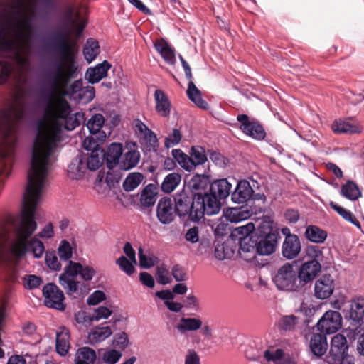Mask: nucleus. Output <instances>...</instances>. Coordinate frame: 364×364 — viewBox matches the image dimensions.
Wrapping results in <instances>:
<instances>
[{
  "label": "nucleus",
  "instance_id": "1",
  "mask_svg": "<svg viewBox=\"0 0 364 364\" xmlns=\"http://www.w3.org/2000/svg\"><path fill=\"white\" fill-rule=\"evenodd\" d=\"M62 140L61 129L54 123H42L38 127L32 149L28 184L23 195L21 223L16 228L11 246L12 253L21 257L31 252L35 258H41L45 246L37 238H28L37 229L36 209L41 202L43 188L51 165V156Z\"/></svg>",
  "mask_w": 364,
  "mask_h": 364
},
{
  "label": "nucleus",
  "instance_id": "2",
  "mask_svg": "<svg viewBox=\"0 0 364 364\" xmlns=\"http://www.w3.org/2000/svg\"><path fill=\"white\" fill-rule=\"evenodd\" d=\"M70 32L56 33L52 40V48L59 57L53 62L44 73L43 97L46 102V111L71 131L85 122L83 112L71 114L69 103L63 98L55 97L56 93L63 92L77 72V43L69 41Z\"/></svg>",
  "mask_w": 364,
  "mask_h": 364
},
{
  "label": "nucleus",
  "instance_id": "3",
  "mask_svg": "<svg viewBox=\"0 0 364 364\" xmlns=\"http://www.w3.org/2000/svg\"><path fill=\"white\" fill-rule=\"evenodd\" d=\"M37 0H11L8 6L11 17L7 23L13 27L14 39L4 40V33H0V51L16 52L19 50V43L23 42L26 34L32 28Z\"/></svg>",
  "mask_w": 364,
  "mask_h": 364
},
{
  "label": "nucleus",
  "instance_id": "4",
  "mask_svg": "<svg viewBox=\"0 0 364 364\" xmlns=\"http://www.w3.org/2000/svg\"><path fill=\"white\" fill-rule=\"evenodd\" d=\"M95 273V270L92 267L69 261L65 267L63 272L59 276V284L66 294L72 296L74 294H79L80 290L85 287L84 284L77 281V276L80 275L84 281L89 282L92 279Z\"/></svg>",
  "mask_w": 364,
  "mask_h": 364
},
{
  "label": "nucleus",
  "instance_id": "5",
  "mask_svg": "<svg viewBox=\"0 0 364 364\" xmlns=\"http://www.w3.org/2000/svg\"><path fill=\"white\" fill-rule=\"evenodd\" d=\"M306 255L309 259L303 262L296 272L302 288L314 280L321 271L319 261L323 257L321 250L318 246H309Z\"/></svg>",
  "mask_w": 364,
  "mask_h": 364
},
{
  "label": "nucleus",
  "instance_id": "6",
  "mask_svg": "<svg viewBox=\"0 0 364 364\" xmlns=\"http://www.w3.org/2000/svg\"><path fill=\"white\" fill-rule=\"evenodd\" d=\"M272 280L279 291L297 292L302 289L294 265L288 262L272 274Z\"/></svg>",
  "mask_w": 364,
  "mask_h": 364
},
{
  "label": "nucleus",
  "instance_id": "7",
  "mask_svg": "<svg viewBox=\"0 0 364 364\" xmlns=\"http://www.w3.org/2000/svg\"><path fill=\"white\" fill-rule=\"evenodd\" d=\"M277 244V237L274 233L266 235L256 245H250L245 247L244 243H241V251L240 252L242 259L248 262H253L256 258V255H269L275 251Z\"/></svg>",
  "mask_w": 364,
  "mask_h": 364
},
{
  "label": "nucleus",
  "instance_id": "8",
  "mask_svg": "<svg viewBox=\"0 0 364 364\" xmlns=\"http://www.w3.org/2000/svg\"><path fill=\"white\" fill-rule=\"evenodd\" d=\"M196 208V198L190 196L184 190L175 195L174 208L179 218L188 217V220L197 222L193 218Z\"/></svg>",
  "mask_w": 364,
  "mask_h": 364
},
{
  "label": "nucleus",
  "instance_id": "9",
  "mask_svg": "<svg viewBox=\"0 0 364 364\" xmlns=\"http://www.w3.org/2000/svg\"><path fill=\"white\" fill-rule=\"evenodd\" d=\"M196 210L194 219L199 221L204 215H213L218 214L221 208L220 200L215 195L208 193L196 198Z\"/></svg>",
  "mask_w": 364,
  "mask_h": 364
},
{
  "label": "nucleus",
  "instance_id": "10",
  "mask_svg": "<svg viewBox=\"0 0 364 364\" xmlns=\"http://www.w3.org/2000/svg\"><path fill=\"white\" fill-rule=\"evenodd\" d=\"M45 305L51 309L64 311L66 305L64 303L65 296L63 291L54 283H48L43 288Z\"/></svg>",
  "mask_w": 364,
  "mask_h": 364
},
{
  "label": "nucleus",
  "instance_id": "11",
  "mask_svg": "<svg viewBox=\"0 0 364 364\" xmlns=\"http://www.w3.org/2000/svg\"><path fill=\"white\" fill-rule=\"evenodd\" d=\"M342 326V316L338 311H326L316 323L318 331L327 335L336 333Z\"/></svg>",
  "mask_w": 364,
  "mask_h": 364
},
{
  "label": "nucleus",
  "instance_id": "12",
  "mask_svg": "<svg viewBox=\"0 0 364 364\" xmlns=\"http://www.w3.org/2000/svg\"><path fill=\"white\" fill-rule=\"evenodd\" d=\"M348 344L346 338L342 334L335 335L331 341V348L328 355L326 356V362L328 364H336L341 358L348 355Z\"/></svg>",
  "mask_w": 364,
  "mask_h": 364
},
{
  "label": "nucleus",
  "instance_id": "13",
  "mask_svg": "<svg viewBox=\"0 0 364 364\" xmlns=\"http://www.w3.org/2000/svg\"><path fill=\"white\" fill-rule=\"evenodd\" d=\"M237 120L240 123V129L247 136L259 141L265 138V130L258 121H250L248 116L245 114H239Z\"/></svg>",
  "mask_w": 364,
  "mask_h": 364
},
{
  "label": "nucleus",
  "instance_id": "14",
  "mask_svg": "<svg viewBox=\"0 0 364 364\" xmlns=\"http://www.w3.org/2000/svg\"><path fill=\"white\" fill-rule=\"evenodd\" d=\"M336 281L330 274H324L318 278L314 283V295L317 299H328L333 294Z\"/></svg>",
  "mask_w": 364,
  "mask_h": 364
},
{
  "label": "nucleus",
  "instance_id": "15",
  "mask_svg": "<svg viewBox=\"0 0 364 364\" xmlns=\"http://www.w3.org/2000/svg\"><path fill=\"white\" fill-rule=\"evenodd\" d=\"M156 218L163 225H169L176 218V212L170 198H160L156 205Z\"/></svg>",
  "mask_w": 364,
  "mask_h": 364
},
{
  "label": "nucleus",
  "instance_id": "16",
  "mask_svg": "<svg viewBox=\"0 0 364 364\" xmlns=\"http://www.w3.org/2000/svg\"><path fill=\"white\" fill-rule=\"evenodd\" d=\"M65 18L76 29V36L80 37L87 26V21L81 18L80 11L73 6H68L65 9Z\"/></svg>",
  "mask_w": 364,
  "mask_h": 364
},
{
  "label": "nucleus",
  "instance_id": "17",
  "mask_svg": "<svg viewBox=\"0 0 364 364\" xmlns=\"http://www.w3.org/2000/svg\"><path fill=\"white\" fill-rule=\"evenodd\" d=\"M253 193L254 191L250 182L247 180H241L232 193L231 199L235 203L243 204L252 198Z\"/></svg>",
  "mask_w": 364,
  "mask_h": 364
},
{
  "label": "nucleus",
  "instance_id": "18",
  "mask_svg": "<svg viewBox=\"0 0 364 364\" xmlns=\"http://www.w3.org/2000/svg\"><path fill=\"white\" fill-rule=\"evenodd\" d=\"M208 176L204 174L195 175L188 182V186L196 198L208 194L207 189L210 188Z\"/></svg>",
  "mask_w": 364,
  "mask_h": 364
},
{
  "label": "nucleus",
  "instance_id": "19",
  "mask_svg": "<svg viewBox=\"0 0 364 364\" xmlns=\"http://www.w3.org/2000/svg\"><path fill=\"white\" fill-rule=\"evenodd\" d=\"M309 346L314 355L321 358L326 353L328 348L326 335L321 332L312 333Z\"/></svg>",
  "mask_w": 364,
  "mask_h": 364
},
{
  "label": "nucleus",
  "instance_id": "20",
  "mask_svg": "<svg viewBox=\"0 0 364 364\" xmlns=\"http://www.w3.org/2000/svg\"><path fill=\"white\" fill-rule=\"evenodd\" d=\"M301 245L297 235H291L285 237L282 244V253L284 257L288 259L296 258L300 253Z\"/></svg>",
  "mask_w": 364,
  "mask_h": 364
},
{
  "label": "nucleus",
  "instance_id": "21",
  "mask_svg": "<svg viewBox=\"0 0 364 364\" xmlns=\"http://www.w3.org/2000/svg\"><path fill=\"white\" fill-rule=\"evenodd\" d=\"M123 152V146L121 143L114 142L108 146L107 151L103 154V156L109 169H113L118 166Z\"/></svg>",
  "mask_w": 364,
  "mask_h": 364
},
{
  "label": "nucleus",
  "instance_id": "22",
  "mask_svg": "<svg viewBox=\"0 0 364 364\" xmlns=\"http://www.w3.org/2000/svg\"><path fill=\"white\" fill-rule=\"evenodd\" d=\"M110 68L111 64L107 60H104L102 63H98L94 67L89 68L85 74L88 82L90 84L99 82L107 76V72Z\"/></svg>",
  "mask_w": 364,
  "mask_h": 364
},
{
  "label": "nucleus",
  "instance_id": "23",
  "mask_svg": "<svg viewBox=\"0 0 364 364\" xmlns=\"http://www.w3.org/2000/svg\"><path fill=\"white\" fill-rule=\"evenodd\" d=\"M154 96L156 102L155 109L157 114L163 117H169L171 104L168 97L161 90H156Z\"/></svg>",
  "mask_w": 364,
  "mask_h": 364
},
{
  "label": "nucleus",
  "instance_id": "24",
  "mask_svg": "<svg viewBox=\"0 0 364 364\" xmlns=\"http://www.w3.org/2000/svg\"><path fill=\"white\" fill-rule=\"evenodd\" d=\"M70 331L65 326L59 328L56 332L55 349L56 352L61 356L68 354L70 349Z\"/></svg>",
  "mask_w": 364,
  "mask_h": 364
},
{
  "label": "nucleus",
  "instance_id": "25",
  "mask_svg": "<svg viewBox=\"0 0 364 364\" xmlns=\"http://www.w3.org/2000/svg\"><path fill=\"white\" fill-rule=\"evenodd\" d=\"M331 129L335 134H353L362 132V128L358 124L350 123L343 119H336L331 124Z\"/></svg>",
  "mask_w": 364,
  "mask_h": 364
},
{
  "label": "nucleus",
  "instance_id": "26",
  "mask_svg": "<svg viewBox=\"0 0 364 364\" xmlns=\"http://www.w3.org/2000/svg\"><path fill=\"white\" fill-rule=\"evenodd\" d=\"M232 185L226 178L215 180L209 188V193L215 195L218 199H225L230 193Z\"/></svg>",
  "mask_w": 364,
  "mask_h": 364
},
{
  "label": "nucleus",
  "instance_id": "27",
  "mask_svg": "<svg viewBox=\"0 0 364 364\" xmlns=\"http://www.w3.org/2000/svg\"><path fill=\"white\" fill-rule=\"evenodd\" d=\"M140 153L135 149L124 151L118 166L120 169L128 171L134 168L139 162Z\"/></svg>",
  "mask_w": 364,
  "mask_h": 364
},
{
  "label": "nucleus",
  "instance_id": "28",
  "mask_svg": "<svg viewBox=\"0 0 364 364\" xmlns=\"http://www.w3.org/2000/svg\"><path fill=\"white\" fill-rule=\"evenodd\" d=\"M252 213L247 206H240L227 209L225 216L230 223H239L250 218Z\"/></svg>",
  "mask_w": 364,
  "mask_h": 364
},
{
  "label": "nucleus",
  "instance_id": "29",
  "mask_svg": "<svg viewBox=\"0 0 364 364\" xmlns=\"http://www.w3.org/2000/svg\"><path fill=\"white\" fill-rule=\"evenodd\" d=\"M97 359V354L94 349L83 346L77 350L74 362L75 364H95Z\"/></svg>",
  "mask_w": 364,
  "mask_h": 364
},
{
  "label": "nucleus",
  "instance_id": "30",
  "mask_svg": "<svg viewBox=\"0 0 364 364\" xmlns=\"http://www.w3.org/2000/svg\"><path fill=\"white\" fill-rule=\"evenodd\" d=\"M364 317V298L357 297L351 300L349 318L355 323H360Z\"/></svg>",
  "mask_w": 364,
  "mask_h": 364
},
{
  "label": "nucleus",
  "instance_id": "31",
  "mask_svg": "<svg viewBox=\"0 0 364 364\" xmlns=\"http://www.w3.org/2000/svg\"><path fill=\"white\" fill-rule=\"evenodd\" d=\"M186 94L188 99L197 107L203 109L208 108V102L203 99L200 91L197 88L192 80L189 81L188 84Z\"/></svg>",
  "mask_w": 364,
  "mask_h": 364
},
{
  "label": "nucleus",
  "instance_id": "32",
  "mask_svg": "<svg viewBox=\"0 0 364 364\" xmlns=\"http://www.w3.org/2000/svg\"><path fill=\"white\" fill-rule=\"evenodd\" d=\"M154 46L167 63L170 65L175 64L174 50L166 41L164 40L159 41L154 44Z\"/></svg>",
  "mask_w": 364,
  "mask_h": 364
},
{
  "label": "nucleus",
  "instance_id": "33",
  "mask_svg": "<svg viewBox=\"0 0 364 364\" xmlns=\"http://www.w3.org/2000/svg\"><path fill=\"white\" fill-rule=\"evenodd\" d=\"M341 194L352 201L357 200L362 196V192L358 186L350 180L341 186Z\"/></svg>",
  "mask_w": 364,
  "mask_h": 364
},
{
  "label": "nucleus",
  "instance_id": "34",
  "mask_svg": "<svg viewBox=\"0 0 364 364\" xmlns=\"http://www.w3.org/2000/svg\"><path fill=\"white\" fill-rule=\"evenodd\" d=\"M157 197L156 188L152 185H147L142 191L140 196V203L144 208L153 206Z\"/></svg>",
  "mask_w": 364,
  "mask_h": 364
},
{
  "label": "nucleus",
  "instance_id": "35",
  "mask_svg": "<svg viewBox=\"0 0 364 364\" xmlns=\"http://www.w3.org/2000/svg\"><path fill=\"white\" fill-rule=\"evenodd\" d=\"M203 322L199 318H181L177 329L181 333L196 331L201 328Z\"/></svg>",
  "mask_w": 364,
  "mask_h": 364
},
{
  "label": "nucleus",
  "instance_id": "36",
  "mask_svg": "<svg viewBox=\"0 0 364 364\" xmlns=\"http://www.w3.org/2000/svg\"><path fill=\"white\" fill-rule=\"evenodd\" d=\"M306 238L314 243H323L327 238V232L316 225H309L305 231Z\"/></svg>",
  "mask_w": 364,
  "mask_h": 364
},
{
  "label": "nucleus",
  "instance_id": "37",
  "mask_svg": "<svg viewBox=\"0 0 364 364\" xmlns=\"http://www.w3.org/2000/svg\"><path fill=\"white\" fill-rule=\"evenodd\" d=\"M85 170V162L80 157L72 161L70 164L68 168V176L73 180H77L84 175Z\"/></svg>",
  "mask_w": 364,
  "mask_h": 364
},
{
  "label": "nucleus",
  "instance_id": "38",
  "mask_svg": "<svg viewBox=\"0 0 364 364\" xmlns=\"http://www.w3.org/2000/svg\"><path fill=\"white\" fill-rule=\"evenodd\" d=\"M112 333L109 326L95 327L88 333V340L91 344L97 343L105 341Z\"/></svg>",
  "mask_w": 364,
  "mask_h": 364
},
{
  "label": "nucleus",
  "instance_id": "39",
  "mask_svg": "<svg viewBox=\"0 0 364 364\" xmlns=\"http://www.w3.org/2000/svg\"><path fill=\"white\" fill-rule=\"evenodd\" d=\"M100 52L98 41L92 38H88L83 48V55L87 62L90 63L93 61Z\"/></svg>",
  "mask_w": 364,
  "mask_h": 364
},
{
  "label": "nucleus",
  "instance_id": "40",
  "mask_svg": "<svg viewBox=\"0 0 364 364\" xmlns=\"http://www.w3.org/2000/svg\"><path fill=\"white\" fill-rule=\"evenodd\" d=\"M172 156L178 163V164L186 171H193L196 168L194 163L191 159V156L187 155L181 149L172 150Z\"/></svg>",
  "mask_w": 364,
  "mask_h": 364
},
{
  "label": "nucleus",
  "instance_id": "41",
  "mask_svg": "<svg viewBox=\"0 0 364 364\" xmlns=\"http://www.w3.org/2000/svg\"><path fill=\"white\" fill-rule=\"evenodd\" d=\"M329 205L331 208L333 210H335L339 215H341L344 220H346L348 222H350L359 230H362L360 223L356 219V218L351 211L337 205L334 202H330Z\"/></svg>",
  "mask_w": 364,
  "mask_h": 364
},
{
  "label": "nucleus",
  "instance_id": "42",
  "mask_svg": "<svg viewBox=\"0 0 364 364\" xmlns=\"http://www.w3.org/2000/svg\"><path fill=\"white\" fill-rule=\"evenodd\" d=\"M181 176L177 173H168L164 179L161 188L165 193H171L178 186Z\"/></svg>",
  "mask_w": 364,
  "mask_h": 364
},
{
  "label": "nucleus",
  "instance_id": "43",
  "mask_svg": "<svg viewBox=\"0 0 364 364\" xmlns=\"http://www.w3.org/2000/svg\"><path fill=\"white\" fill-rule=\"evenodd\" d=\"M190 156L195 168L204 164L208 161L205 149L201 146H193L191 149Z\"/></svg>",
  "mask_w": 364,
  "mask_h": 364
},
{
  "label": "nucleus",
  "instance_id": "44",
  "mask_svg": "<svg viewBox=\"0 0 364 364\" xmlns=\"http://www.w3.org/2000/svg\"><path fill=\"white\" fill-rule=\"evenodd\" d=\"M105 123V117L102 114H94L87 121L86 126L90 134L98 133Z\"/></svg>",
  "mask_w": 364,
  "mask_h": 364
},
{
  "label": "nucleus",
  "instance_id": "45",
  "mask_svg": "<svg viewBox=\"0 0 364 364\" xmlns=\"http://www.w3.org/2000/svg\"><path fill=\"white\" fill-rule=\"evenodd\" d=\"M143 178L144 176L140 173H129L123 182V188L126 191H132L141 183Z\"/></svg>",
  "mask_w": 364,
  "mask_h": 364
},
{
  "label": "nucleus",
  "instance_id": "46",
  "mask_svg": "<svg viewBox=\"0 0 364 364\" xmlns=\"http://www.w3.org/2000/svg\"><path fill=\"white\" fill-rule=\"evenodd\" d=\"M95 96V88L92 86L82 87L74 100L79 103L87 104L91 102Z\"/></svg>",
  "mask_w": 364,
  "mask_h": 364
},
{
  "label": "nucleus",
  "instance_id": "47",
  "mask_svg": "<svg viewBox=\"0 0 364 364\" xmlns=\"http://www.w3.org/2000/svg\"><path fill=\"white\" fill-rule=\"evenodd\" d=\"M101 152L99 150H93L86 161V168L90 171H96L102 165Z\"/></svg>",
  "mask_w": 364,
  "mask_h": 364
},
{
  "label": "nucleus",
  "instance_id": "48",
  "mask_svg": "<svg viewBox=\"0 0 364 364\" xmlns=\"http://www.w3.org/2000/svg\"><path fill=\"white\" fill-rule=\"evenodd\" d=\"M74 247L70 245V243L66 240H63L58 248V255L60 259L63 261H71L70 259L73 256Z\"/></svg>",
  "mask_w": 364,
  "mask_h": 364
},
{
  "label": "nucleus",
  "instance_id": "49",
  "mask_svg": "<svg viewBox=\"0 0 364 364\" xmlns=\"http://www.w3.org/2000/svg\"><path fill=\"white\" fill-rule=\"evenodd\" d=\"M255 230V225L252 223H248L245 225L239 226L235 228V232L241 235L240 237V245L241 246V243L245 244V247L249 246L247 242H246L247 237L253 232Z\"/></svg>",
  "mask_w": 364,
  "mask_h": 364
},
{
  "label": "nucleus",
  "instance_id": "50",
  "mask_svg": "<svg viewBox=\"0 0 364 364\" xmlns=\"http://www.w3.org/2000/svg\"><path fill=\"white\" fill-rule=\"evenodd\" d=\"M182 139V134L180 129L173 128L164 139V146L169 149L178 145Z\"/></svg>",
  "mask_w": 364,
  "mask_h": 364
},
{
  "label": "nucleus",
  "instance_id": "51",
  "mask_svg": "<svg viewBox=\"0 0 364 364\" xmlns=\"http://www.w3.org/2000/svg\"><path fill=\"white\" fill-rule=\"evenodd\" d=\"M122 353L119 350L114 349H109L105 350L102 357L101 360L106 364H116L122 358Z\"/></svg>",
  "mask_w": 364,
  "mask_h": 364
},
{
  "label": "nucleus",
  "instance_id": "52",
  "mask_svg": "<svg viewBox=\"0 0 364 364\" xmlns=\"http://www.w3.org/2000/svg\"><path fill=\"white\" fill-rule=\"evenodd\" d=\"M284 356V351L282 348H270L264 353V358L267 362L277 363Z\"/></svg>",
  "mask_w": 364,
  "mask_h": 364
},
{
  "label": "nucleus",
  "instance_id": "53",
  "mask_svg": "<svg viewBox=\"0 0 364 364\" xmlns=\"http://www.w3.org/2000/svg\"><path fill=\"white\" fill-rule=\"evenodd\" d=\"M45 262L47 267L51 270L60 271L61 269V264L55 252H46Z\"/></svg>",
  "mask_w": 364,
  "mask_h": 364
},
{
  "label": "nucleus",
  "instance_id": "54",
  "mask_svg": "<svg viewBox=\"0 0 364 364\" xmlns=\"http://www.w3.org/2000/svg\"><path fill=\"white\" fill-rule=\"evenodd\" d=\"M297 319V317L294 315L284 316L279 321V327L283 331H291L296 326Z\"/></svg>",
  "mask_w": 364,
  "mask_h": 364
},
{
  "label": "nucleus",
  "instance_id": "55",
  "mask_svg": "<svg viewBox=\"0 0 364 364\" xmlns=\"http://www.w3.org/2000/svg\"><path fill=\"white\" fill-rule=\"evenodd\" d=\"M116 263L127 274L132 275L134 272V263L124 256H121L117 259Z\"/></svg>",
  "mask_w": 364,
  "mask_h": 364
},
{
  "label": "nucleus",
  "instance_id": "56",
  "mask_svg": "<svg viewBox=\"0 0 364 364\" xmlns=\"http://www.w3.org/2000/svg\"><path fill=\"white\" fill-rule=\"evenodd\" d=\"M113 344L115 347L124 350L129 344L128 335L125 332L116 333L113 338Z\"/></svg>",
  "mask_w": 364,
  "mask_h": 364
},
{
  "label": "nucleus",
  "instance_id": "57",
  "mask_svg": "<svg viewBox=\"0 0 364 364\" xmlns=\"http://www.w3.org/2000/svg\"><path fill=\"white\" fill-rule=\"evenodd\" d=\"M22 332L24 335L34 337L36 343L40 342L41 336L36 331V326L32 322H26L22 326Z\"/></svg>",
  "mask_w": 364,
  "mask_h": 364
},
{
  "label": "nucleus",
  "instance_id": "58",
  "mask_svg": "<svg viewBox=\"0 0 364 364\" xmlns=\"http://www.w3.org/2000/svg\"><path fill=\"white\" fill-rule=\"evenodd\" d=\"M42 283V279L40 277L34 274L26 275L24 277V287L28 289H33L38 288Z\"/></svg>",
  "mask_w": 364,
  "mask_h": 364
},
{
  "label": "nucleus",
  "instance_id": "59",
  "mask_svg": "<svg viewBox=\"0 0 364 364\" xmlns=\"http://www.w3.org/2000/svg\"><path fill=\"white\" fill-rule=\"evenodd\" d=\"M112 313V311L109 309V308L100 306L97 307L96 309H95L92 318V321H100L102 318H107Z\"/></svg>",
  "mask_w": 364,
  "mask_h": 364
},
{
  "label": "nucleus",
  "instance_id": "60",
  "mask_svg": "<svg viewBox=\"0 0 364 364\" xmlns=\"http://www.w3.org/2000/svg\"><path fill=\"white\" fill-rule=\"evenodd\" d=\"M83 87V83L82 80H75L74 82L71 84L70 87L68 88V90L67 92H65L67 87L64 89L63 92H60L59 94H67L70 96L71 98L74 100L75 96L79 93L80 90Z\"/></svg>",
  "mask_w": 364,
  "mask_h": 364
},
{
  "label": "nucleus",
  "instance_id": "61",
  "mask_svg": "<svg viewBox=\"0 0 364 364\" xmlns=\"http://www.w3.org/2000/svg\"><path fill=\"white\" fill-rule=\"evenodd\" d=\"M184 364H200V358L194 349L187 350L184 355Z\"/></svg>",
  "mask_w": 364,
  "mask_h": 364
},
{
  "label": "nucleus",
  "instance_id": "62",
  "mask_svg": "<svg viewBox=\"0 0 364 364\" xmlns=\"http://www.w3.org/2000/svg\"><path fill=\"white\" fill-rule=\"evenodd\" d=\"M14 69V66L10 63H4L1 64V71L0 73V85H4L10 77Z\"/></svg>",
  "mask_w": 364,
  "mask_h": 364
},
{
  "label": "nucleus",
  "instance_id": "63",
  "mask_svg": "<svg viewBox=\"0 0 364 364\" xmlns=\"http://www.w3.org/2000/svg\"><path fill=\"white\" fill-rule=\"evenodd\" d=\"M105 299V294L102 291L96 290L88 296L87 302L89 305L94 306Z\"/></svg>",
  "mask_w": 364,
  "mask_h": 364
},
{
  "label": "nucleus",
  "instance_id": "64",
  "mask_svg": "<svg viewBox=\"0 0 364 364\" xmlns=\"http://www.w3.org/2000/svg\"><path fill=\"white\" fill-rule=\"evenodd\" d=\"M139 264L142 268L149 269L154 265V262L152 258L147 257L144 254V250L142 247H139L138 250Z\"/></svg>",
  "mask_w": 364,
  "mask_h": 364
}]
</instances>
